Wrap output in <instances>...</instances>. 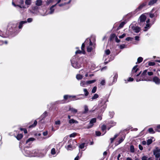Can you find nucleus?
I'll list each match as a JSON object with an SVG mask.
<instances>
[{"label":"nucleus","mask_w":160,"mask_h":160,"mask_svg":"<svg viewBox=\"0 0 160 160\" xmlns=\"http://www.w3.org/2000/svg\"><path fill=\"white\" fill-rule=\"evenodd\" d=\"M68 145L66 148L67 149L72 150L76 148L77 146V143L75 140H69L68 142Z\"/></svg>","instance_id":"20e7f679"},{"label":"nucleus","mask_w":160,"mask_h":160,"mask_svg":"<svg viewBox=\"0 0 160 160\" xmlns=\"http://www.w3.org/2000/svg\"><path fill=\"white\" fill-rule=\"evenodd\" d=\"M56 153L55 149L54 148H52L51 150V154L52 155H54Z\"/></svg>","instance_id":"4d7b16f0"},{"label":"nucleus","mask_w":160,"mask_h":160,"mask_svg":"<svg viewBox=\"0 0 160 160\" xmlns=\"http://www.w3.org/2000/svg\"><path fill=\"white\" fill-rule=\"evenodd\" d=\"M153 154L156 158H158L160 157V149L157 147L153 150Z\"/></svg>","instance_id":"f8f14e48"},{"label":"nucleus","mask_w":160,"mask_h":160,"mask_svg":"<svg viewBox=\"0 0 160 160\" xmlns=\"http://www.w3.org/2000/svg\"><path fill=\"white\" fill-rule=\"evenodd\" d=\"M70 98H72L71 100L74 101L78 100V98H77V96H71L70 95L69 96Z\"/></svg>","instance_id":"473e14b6"},{"label":"nucleus","mask_w":160,"mask_h":160,"mask_svg":"<svg viewBox=\"0 0 160 160\" xmlns=\"http://www.w3.org/2000/svg\"><path fill=\"white\" fill-rule=\"evenodd\" d=\"M84 43H85L86 45L89 44V46H91L93 45L92 42H91L90 39H89L88 38H87L85 41Z\"/></svg>","instance_id":"412c9836"},{"label":"nucleus","mask_w":160,"mask_h":160,"mask_svg":"<svg viewBox=\"0 0 160 160\" xmlns=\"http://www.w3.org/2000/svg\"><path fill=\"white\" fill-rule=\"evenodd\" d=\"M138 65H136L132 68L131 75L134 77L138 76L140 74L141 72L139 71V69L137 68Z\"/></svg>","instance_id":"39448f33"},{"label":"nucleus","mask_w":160,"mask_h":160,"mask_svg":"<svg viewBox=\"0 0 160 160\" xmlns=\"http://www.w3.org/2000/svg\"><path fill=\"white\" fill-rule=\"evenodd\" d=\"M83 91L84 92L85 96L86 97L89 94V92L87 90L86 88H84L83 89Z\"/></svg>","instance_id":"ea45409f"},{"label":"nucleus","mask_w":160,"mask_h":160,"mask_svg":"<svg viewBox=\"0 0 160 160\" xmlns=\"http://www.w3.org/2000/svg\"><path fill=\"white\" fill-rule=\"evenodd\" d=\"M35 140V139L33 138H30L28 139L26 141V144H30L31 142Z\"/></svg>","instance_id":"393cba45"},{"label":"nucleus","mask_w":160,"mask_h":160,"mask_svg":"<svg viewBox=\"0 0 160 160\" xmlns=\"http://www.w3.org/2000/svg\"><path fill=\"white\" fill-rule=\"evenodd\" d=\"M110 53V51L109 49L106 50L105 51V53L106 55H108Z\"/></svg>","instance_id":"338daca9"},{"label":"nucleus","mask_w":160,"mask_h":160,"mask_svg":"<svg viewBox=\"0 0 160 160\" xmlns=\"http://www.w3.org/2000/svg\"><path fill=\"white\" fill-rule=\"evenodd\" d=\"M96 119L95 118L92 119L90 121V122L88 125L87 128L89 129L91 128L93 125V123L96 122Z\"/></svg>","instance_id":"ddd939ff"},{"label":"nucleus","mask_w":160,"mask_h":160,"mask_svg":"<svg viewBox=\"0 0 160 160\" xmlns=\"http://www.w3.org/2000/svg\"><path fill=\"white\" fill-rule=\"evenodd\" d=\"M37 123V122L36 120H35L33 124L30 126L29 128H33L35 127Z\"/></svg>","instance_id":"4c0bfd02"},{"label":"nucleus","mask_w":160,"mask_h":160,"mask_svg":"<svg viewBox=\"0 0 160 160\" xmlns=\"http://www.w3.org/2000/svg\"><path fill=\"white\" fill-rule=\"evenodd\" d=\"M92 48L90 46H88L87 47V51L88 52H91Z\"/></svg>","instance_id":"de8ad7c7"},{"label":"nucleus","mask_w":160,"mask_h":160,"mask_svg":"<svg viewBox=\"0 0 160 160\" xmlns=\"http://www.w3.org/2000/svg\"><path fill=\"white\" fill-rule=\"evenodd\" d=\"M149 132L150 133L153 134L155 133V132L154 131L153 129L152 128H149L148 129Z\"/></svg>","instance_id":"a19ab883"},{"label":"nucleus","mask_w":160,"mask_h":160,"mask_svg":"<svg viewBox=\"0 0 160 160\" xmlns=\"http://www.w3.org/2000/svg\"><path fill=\"white\" fill-rule=\"evenodd\" d=\"M0 36L2 37L5 38L6 37L5 36V33L3 32L0 30Z\"/></svg>","instance_id":"49530a36"},{"label":"nucleus","mask_w":160,"mask_h":160,"mask_svg":"<svg viewBox=\"0 0 160 160\" xmlns=\"http://www.w3.org/2000/svg\"><path fill=\"white\" fill-rule=\"evenodd\" d=\"M82 96L83 97L84 96L83 94H79V95H77V98H78V100L83 99L84 98L83 97H79V96Z\"/></svg>","instance_id":"8fccbe9b"},{"label":"nucleus","mask_w":160,"mask_h":160,"mask_svg":"<svg viewBox=\"0 0 160 160\" xmlns=\"http://www.w3.org/2000/svg\"><path fill=\"white\" fill-rule=\"evenodd\" d=\"M68 122L71 124L73 123L77 124L78 123V121L73 119L69 120L68 121Z\"/></svg>","instance_id":"b1692460"},{"label":"nucleus","mask_w":160,"mask_h":160,"mask_svg":"<svg viewBox=\"0 0 160 160\" xmlns=\"http://www.w3.org/2000/svg\"><path fill=\"white\" fill-rule=\"evenodd\" d=\"M42 3V0H37L35 2L36 5L38 7L41 6Z\"/></svg>","instance_id":"a878e982"},{"label":"nucleus","mask_w":160,"mask_h":160,"mask_svg":"<svg viewBox=\"0 0 160 160\" xmlns=\"http://www.w3.org/2000/svg\"><path fill=\"white\" fill-rule=\"evenodd\" d=\"M99 97V95L97 93L94 94L93 96L92 97L91 99L92 100L97 99Z\"/></svg>","instance_id":"72a5a7b5"},{"label":"nucleus","mask_w":160,"mask_h":160,"mask_svg":"<svg viewBox=\"0 0 160 160\" xmlns=\"http://www.w3.org/2000/svg\"><path fill=\"white\" fill-rule=\"evenodd\" d=\"M114 114V113L113 112H109V116L111 118H112Z\"/></svg>","instance_id":"680f3d73"},{"label":"nucleus","mask_w":160,"mask_h":160,"mask_svg":"<svg viewBox=\"0 0 160 160\" xmlns=\"http://www.w3.org/2000/svg\"><path fill=\"white\" fill-rule=\"evenodd\" d=\"M24 4V1L22 0H20L18 2V4H19L21 6H24L23 5Z\"/></svg>","instance_id":"13d9d810"},{"label":"nucleus","mask_w":160,"mask_h":160,"mask_svg":"<svg viewBox=\"0 0 160 160\" xmlns=\"http://www.w3.org/2000/svg\"><path fill=\"white\" fill-rule=\"evenodd\" d=\"M84 111L83 112V113H87L88 111V107L87 106L85 105L84 106Z\"/></svg>","instance_id":"e433bc0d"},{"label":"nucleus","mask_w":160,"mask_h":160,"mask_svg":"<svg viewBox=\"0 0 160 160\" xmlns=\"http://www.w3.org/2000/svg\"><path fill=\"white\" fill-rule=\"evenodd\" d=\"M48 115L47 112L45 111L41 116L40 118H41V120L43 119Z\"/></svg>","instance_id":"c756f323"},{"label":"nucleus","mask_w":160,"mask_h":160,"mask_svg":"<svg viewBox=\"0 0 160 160\" xmlns=\"http://www.w3.org/2000/svg\"><path fill=\"white\" fill-rule=\"evenodd\" d=\"M80 85L81 86L83 87H86L87 86H88V83H87V81H81L80 83Z\"/></svg>","instance_id":"cd10ccee"},{"label":"nucleus","mask_w":160,"mask_h":160,"mask_svg":"<svg viewBox=\"0 0 160 160\" xmlns=\"http://www.w3.org/2000/svg\"><path fill=\"white\" fill-rule=\"evenodd\" d=\"M85 47V44L84 43H83L82 44V46H81V49L82 51V53L83 54H85V52L84 49V48Z\"/></svg>","instance_id":"a18cd8bd"},{"label":"nucleus","mask_w":160,"mask_h":160,"mask_svg":"<svg viewBox=\"0 0 160 160\" xmlns=\"http://www.w3.org/2000/svg\"><path fill=\"white\" fill-rule=\"evenodd\" d=\"M68 111H70L73 114L76 113L78 111L76 109L72 108H71L70 107H69Z\"/></svg>","instance_id":"5701e85b"},{"label":"nucleus","mask_w":160,"mask_h":160,"mask_svg":"<svg viewBox=\"0 0 160 160\" xmlns=\"http://www.w3.org/2000/svg\"><path fill=\"white\" fill-rule=\"evenodd\" d=\"M126 23V22L125 21H123L119 25V26L118 28V29H120L122 28L124 25Z\"/></svg>","instance_id":"7c9ffc66"},{"label":"nucleus","mask_w":160,"mask_h":160,"mask_svg":"<svg viewBox=\"0 0 160 160\" xmlns=\"http://www.w3.org/2000/svg\"><path fill=\"white\" fill-rule=\"evenodd\" d=\"M86 60L82 57L78 58L77 55L74 56L71 60L72 66L75 68H79L82 66V62L86 61Z\"/></svg>","instance_id":"f257e3e1"},{"label":"nucleus","mask_w":160,"mask_h":160,"mask_svg":"<svg viewBox=\"0 0 160 160\" xmlns=\"http://www.w3.org/2000/svg\"><path fill=\"white\" fill-rule=\"evenodd\" d=\"M116 35L113 33L111 34L110 36V40H112L114 38L116 37Z\"/></svg>","instance_id":"79ce46f5"},{"label":"nucleus","mask_w":160,"mask_h":160,"mask_svg":"<svg viewBox=\"0 0 160 160\" xmlns=\"http://www.w3.org/2000/svg\"><path fill=\"white\" fill-rule=\"evenodd\" d=\"M33 21V19L32 18H29L27 19V22L30 23L32 22Z\"/></svg>","instance_id":"69168bd1"},{"label":"nucleus","mask_w":160,"mask_h":160,"mask_svg":"<svg viewBox=\"0 0 160 160\" xmlns=\"http://www.w3.org/2000/svg\"><path fill=\"white\" fill-rule=\"evenodd\" d=\"M151 25L149 24H147L146 26L144 27L145 29L144 30V31H147L151 27Z\"/></svg>","instance_id":"2f4dec72"},{"label":"nucleus","mask_w":160,"mask_h":160,"mask_svg":"<svg viewBox=\"0 0 160 160\" xmlns=\"http://www.w3.org/2000/svg\"><path fill=\"white\" fill-rule=\"evenodd\" d=\"M97 89V87L96 86L94 87L92 90V92L93 93H95Z\"/></svg>","instance_id":"5fc2aeb1"},{"label":"nucleus","mask_w":160,"mask_h":160,"mask_svg":"<svg viewBox=\"0 0 160 160\" xmlns=\"http://www.w3.org/2000/svg\"><path fill=\"white\" fill-rule=\"evenodd\" d=\"M143 60V58L141 57H139L137 60V62L136 63H141Z\"/></svg>","instance_id":"c03bdc74"},{"label":"nucleus","mask_w":160,"mask_h":160,"mask_svg":"<svg viewBox=\"0 0 160 160\" xmlns=\"http://www.w3.org/2000/svg\"><path fill=\"white\" fill-rule=\"evenodd\" d=\"M81 154H80V155L79 154H78L77 157L75 158L74 160H78L79 158L81 157Z\"/></svg>","instance_id":"0e129e2a"},{"label":"nucleus","mask_w":160,"mask_h":160,"mask_svg":"<svg viewBox=\"0 0 160 160\" xmlns=\"http://www.w3.org/2000/svg\"><path fill=\"white\" fill-rule=\"evenodd\" d=\"M35 151L33 150L30 151L29 150V148H24L22 152L25 156L27 157H35Z\"/></svg>","instance_id":"7ed1b4c3"},{"label":"nucleus","mask_w":160,"mask_h":160,"mask_svg":"<svg viewBox=\"0 0 160 160\" xmlns=\"http://www.w3.org/2000/svg\"><path fill=\"white\" fill-rule=\"evenodd\" d=\"M157 1L158 0H151L148 2V5L150 6H152L154 3H156Z\"/></svg>","instance_id":"bb28decb"},{"label":"nucleus","mask_w":160,"mask_h":160,"mask_svg":"<svg viewBox=\"0 0 160 160\" xmlns=\"http://www.w3.org/2000/svg\"><path fill=\"white\" fill-rule=\"evenodd\" d=\"M147 4V2H145L142 3L136 9V12H138L141 10L143 8L145 7Z\"/></svg>","instance_id":"f3484780"},{"label":"nucleus","mask_w":160,"mask_h":160,"mask_svg":"<svg viewBox=\"0 0 160 160\" xmlns=\"http://www.w3.org/2000/svg\"><path fill=\"white\" fill-rule=\"evenodd\" d=\"M56 6V5H52L49 8L50 11L47 13H45L44 14H42V16H45L48 14H52L53 13L54 9L53 8Z\"/></svg>","instance_id":"4468645a"},{"label":"nucleus","mask_w":160,"mask_h":160,"mask_svg":"<svg viewBox=\"0 0 160 160\" xmlns=\"http://www.w3.org/2000/svg\"><path fill=\"white\" fill-rule=\"evenodd\" d=\"M147 70H144L141 74L140 78L136 79V81L138 82L141 81H150L149 79H148V76L147 74Z\"/></svg>","instance_id":"0eeeda50"},{"label":"nucleus","mask_w":160,"mask_h":160,"mask_svg":"<svg viewBox=\"0 0 160 160\" xmlns=\"http://www.w3.org/2000/svg\"><path fill=\"white\" fill-rule=\"evenodd\" d=\"M106 126L104 125H103L101 126V129L102 131V132H103V133L102 134V135H103L106 132Z\"/></svg>","instance_id":"c85d7f7f"},{"label":"nucleus","mask_w":160,"mask_h":160,"mask_svg":"<svg viewBox=\"0 0 160 160\" xmlns=\"http://www.w3.org/2000/svg\"><path fill=\"white\" fill-rule=\"evenodd\" d=\"M32 3L31 0H26L25 1V4L27 6L26 7V8H28L29 6Z\"/></svg>","instance_id":"4be33fe9"},{"label":"nucleus","mask_w":160,"mask_h":160,"mask_svg":"<svg viewBox=\"0 0 160 160\" xmlns=\"http://www.w3.org/2000/svg\"><path fill=\"white\" fill-rule=\"evenodd\" d=\"M152 81L156 84L159 85L160 84V79L156 76L154 77L153 78Z\"/></svg>","instance_id":"6ab92c4d"},{"label":"nucleus","mask_w":160,"mask_h":160,"mask_svg":"<svg viewBox=\"0 0 160 160\" xmlns=\"http://www.w3.org/2000/svg\"><path fill=\"white\" fill-rule=\"evenodd\" d=\"M96 81V80H92L88 81H87V83H88V85L89 84L95 82Z\"/></svg>","instance_id":"58836bf2"},{"label":"nucleus","mask_w":160,"mask_h":160,"mask_svg":"<svg viewBox=\"0 0 160 160\" xmlns=\"http://www.w3.org/2000/svg\"><path fill=\"white\" fill-rule=\"evenodd\" d=\"M71 0H69V2L67 3H64L59 4L58 5L59 7L62 6H64V5H66V4H68L69 3L71 2Z\"/></svg>","instance_id":"864d4df0"},{"label":"nucleus","mask_w":160,"mask_h":160,"mask_svg":"<svg viewBox=\"0 0 160 160\" xmlns=\"http://www.w3.org/2000/svg\"><path fill=\"white\" fill-rule=\"evenodd\" d=\"M53 1V0H48L46 2V4L47 5H49L50 3H52Z\"/></svg>","instance_id":"09e8293b"},{"label":"nucleus","mask_w":160,"mask_h":160,"mask_svg":"<svg viewBox=\"0 0 160 160\" xmlns=\"http://www.w3.org/2000/svg\"><path fill=\"white\" fill-rule=\"evenodd\" d=\"M146 16L143 15H142L139 18V23L140 24H141L142 23L144 22L146 19Z\"/></svg>","instance_id":"dca6fc26"},{"label":"nucleus","mask_w":160,"mask_h":160,"mask_svg":"<svg viewBox=\"0 0 160 160\" xmlns=\"http://www.w3.org/2000/svg\"><path fill=\"white\" fill-rule=\"evenodd\" d=\"M77 133L75 132L69 135L70 137H74L76 135Z\"/></svg>","instance_id":"e2e57ef3"},{"label":"nucleus","mask_w":160,"mask_h":160,"mask_svg":"<svg viewBox=\"0 0 160 160\" xmlns=\"http://www.w3.org/2000/svg\"><path fill=\"white\" fill-rule=\"evenodd\" d=\"M85 143H83L80 144L79 146V148L80 149H83L84 148L85 146Z\"/></svg>","instance_id":"bf43d9fd"},{"label":"nucleus","mask_w":160,"mask_h":160,"mask_svg":"<svg viewBox=\"0 0 160 160\" xmlns=\"http://www.w3.org/2000/svg\"><path fill=\"white\" fill-rule=\"evenodd\" d=\"M109 124L111 127L115 126L116 124V123L113 121H111L110 122Z\"/></svg>","instance_id":"c9c22d12"},{"label":"nucleus","mask_w":160,"mask_h":160,"mask_svg":"<svg viewBox=\"0 0 160 160\" xmlns=\"http://www.w3.org/2000/svg\"><path fill=\"white\" fill-rule=\"evenodd\" d=\"M158 14V9L155 8H153L149 13V17L151 18L157 17Z\"/></svg>","instance_id":"6e6552de"},{"label":"nucleus","mask_w":160,"mask_h":160,"mask_svg":"<svg viewBox=\"0 0 160 160\" xmlns=\"http://www.w3.org/2000/svg\"><path fill=\"white\" fill-rule=\"evenodd\" d=\"M152 142V139H148L147 140V144L148 145L151 144Z\"/></svg>","instance_id":"603ef678"},{"label":"nucleus","mask_w":160,"mask_h":160,"mask_svg":"<svg viewBox=\"0 0 160 160\" xmlns=\"http://www.w3.org/2000/svg\"><path fill=\"white\" fill-rule=\"evenodd\" d=\"M49 146H45L44 149L42 150L34 149L35 157H44L46 154L47 151L49 149Z\"/></svg>","instance_id":"f03ea898"},{"label":"nucleus","mask_w":160,"mask_h":160,"mask_svg":"<svg viewBox=\"0 0 160 160\" xmlns=\"http://www.w3.org/2000/svg\"><path fill=\"white\" fill-rule=\"evenodd\" d=\"M19 1V0H12V5L15 7L16 6H18L21 8H26V7L25 6H21L19 4H18Z\"/></svg>","instance_id":"9d476101"},{"label":"nucleus","mask_w":160,"mask_h":160,"mask_svg":"<svg viewBox=\"0 0 160 160\" xmlns=\"http://www.w3.org/2000/svg\"><path fill=\"white\" fill-rule=\"evenodd\" d=\"M107 57V56L105 55H104L103 57V59L105 58V62L104 63L105 64H107L108 62L110 61V60H108V61H107V59L106 58V57Z\"/></svg>","instance_id":"052dcab7"},{"label":"nucleus","mask_w":160,"mask_h":160,"mask_svg":"<svg viewBox=\"0 0 160 160\" xmlns=\"http://www.w3.org/2000/svg\"><path fill=\"white\" fill-rule=\"evenodd\" d=\"M76 77L77 79L81 80L83 76L80 74H78Z\"/></svg>","instance_id":"37998d69"},{"label":"nucleus","mask_w":160,"mask_h":160,"mask_svg":"<svg viewBox=\"0 0 160 160\" xmlns=\"http://www.w3.org/2000/svg\"><path fill=\"white\" fill-rule=\"evenodd\" d=\"M108 102L107 99L106 101H103L102 98H101L100 100L98 101V106L99 107H101V112H103L107 107V105L105 103Z\"/></svg>","instance_id":"423d86ee"},{"label":"nucleus","mask_w":160,"mask_h":160,"mask_svg":"<svg viewBox=\"0 0 160 160\" xmlns=\"http://www.w3.org/2000/svg\"><path fill=\"white\" fill-rule=\"evenodd\" d=\"M130 151L132 152H134V148L133 146L131 145L130 147Z\"/></svg>","instance_id":"3c124183"},{"label":"nucleus","mask_w":160,"mask_h":160,"mask_svg":"<svg viewBox=\"0 0 160 160\" xmlns=\"http://www.w3.org/2000/svg\"><path fill=\"white\" fill-rule=\"evenodd\" d=\"M131 27L133 31L136 33H138L140 32L141 30L140 28L138 27L134 26H132L131 25Z\"/></svg>","instance_id":"a211bd4d"},{"label":"nucleus","mask_w":160,"mask_h":160,"mask_svg":"<svg viewBox=\"0 0 160 160\" xmlns=\"http://www.w3.org/2000/svg\"><path fill=\"white\" fill-rule=\"evenodd\" d=\"M125 45L124 44L121 45L119 46L120 48L121 49H122L123 48H125Z\"/></svg>","instance_id":"774afa93"},{"label":"nucleus","mask_w":160,"mask_h":160,"mask_svg":"<svg viewBox=\"0 0 160 160\" xmlns=\"http://www.w3.org/2000/svg\"><path fill=\"white\" fill-rule=\"evenodd\" d=\"M148 64L149 66H153L155 65V63L154 62H149Z\"/></svg>","instance_id":"6e6d98bb"},{"label":"nucleus","mask_w":160,"mask_h":160,"mask_svg":"<svg viewBox=\"0 0 160 160\" xmlns=\"http://www.w3.org/2000/svg\"><path fill=\"white\" fill-rule=\"evenodd\" d=\"M114 76L113 78V81L112 83L110 84V85H112L113 83L115 82L117 80L118 78V73L117 72H114L113 73Z\"/></svg>","instance_id":"aec40b11"},{"label":"nucleus","mask_w":160,"mask_h":160,"mask_svg":"<svg viewBox=\"0 0 160 160\" xmlns=\"http://www.w3.org/2000/svg\"><path fill=\"white\" fill-rule=\"evenodd\" d=\"M38 7L37 6H35L32 7V10H29L30 12L35 15H37L38 13Z\"/></svg>","instance_id":"9b49d317"},{"label":"nucleus","mask_w":160,"mask_h":160,"mask_svg":"<svg viewBox=\"0 0 160 160\" xmlns=\"http://www.w3.org/2000/svg\"><path fill=\"white\" fill-rule=\"evenodd\" d=\"M18 28L17 23H11L8 26V30L11 32H15Z\"/></svg>","instance_id":"1a4fd4ad"},{"label":"nucleus","mask_w":160,"mask_h":160,"mask_svg":"<svg viewBox=\"0 0 160 160\" xmlns=\"http://www.w3.org/2000/svg\"><path fill=\"white\" fill-rule=\"evenodd\" d=\"M23 135L21 134H18L17 136L16 137L17 139L19 140H20L22 137Z\"/></svg>","instance_id":"f704fd0d"},{"label":"nucleus","mask_w":160,"mask_h":160,"mask_svg":"<svg viewBox=\"0 0 160 160\" xmlns=\"http://www.w3.org/2000/svg\"><path fill=\"white\" fill-rule=\"evenodd\" d=\"M27 23L26 21H21L18 22L17 23V24L18 28L19 29H21L23 26V25Z\"/></svg>","instance_id":"2eb2a0df"}]
</instances>
